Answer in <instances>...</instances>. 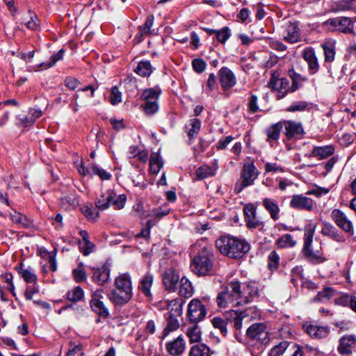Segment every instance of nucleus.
Here are the masks:
<instances>
[{
    "label": "nucleus",
    "instance_id": "36",
    "mask_svg": "<svg viewBox=\"0 0 356 356\" xmlns=\"http://www.w3.org/2000/svg\"><path fill=\"white\" fill-rule=\"evenodd\" d=\"M275 245L280 248H291L296 245V241L291 234H285L275 241Z\"/></svg>",
    "mask_w": 356,
    "mask_h": 356
},
{
    "label": "nucleus",
    "instance_id": "39",
    "mask_svg": "<svg viewBox=\"0 0 356 356\" xmlns=\"http://www.w3.org/2000/svg\"><path fill=\"white\" fill-rule=\"evenodd\" d=\"M217 168H211L207 165L200 166L196 170V176L199 179H204L216 175Z\"/></svg>",
    "mask_w": 356,
    "mask_h": 356
},
{
    "label": "nucleus",
    "instance_id": "26",
    "mask_svg": "<svg viewBox=\"0 0 356 356\" xmlns=\"http://www.w3.org/2000/svg\"><path fill=\"white\" fill-rule=\"evenodd\" d=\"M262 205L273 220L276 221L280 218V209L276 200L270 198H264L262 201Z\"/></svg>",
    "mask_w": 356,
    "mask_h": 356
},
{
    "label": "nucleus",
    "instance_id": "32",
    "mask_svg": "<svg viewBox=\"0 0 356 356\" xmlns=\"http://www.w3.org/2000/svg\"><path fill=\"white\" fill-rule=\"evenodd\" d=\"M153 282V276L151 275H145L140 280L138 286L139 290L146 296L151 297V287Z\"/></svg>",
    "mask_w": 356,
    "mask_h": 356
},
{
    "label": "nucleus",
    "instance_id": "61",
    "mask_svg": "<svg viewBox=\"0 0 356 356\" xmlns=\"http://www.w3.org/2000/svg\"><path fill=\"white\" fill-rule=\"evenodd\" d=\"M160 94L161 90L159 88H149L143 92L141 99H152L153 97H159Z\"/></svg>",
    "mask_w": 356,
    "mask_h": 356
},
{
    "label": "nucleus",
    "instance_id": "35",
    "mask_svg": "<svg viewBox=\"0 0 356 356\" xmlns=\"http://www.w3.org/2000/svg\"><path fill=\"white\" fill-rule=\"evenodd\" d=\"M179 293L181 296L190 298L193 294V288L191 282L186 277L180 279V286Z\"/></svg>",
    "mask_w": 356,
    "mask_h": 356
},
{
    "label": "nucleus",
    "instance_id": "31",
    "mask_svg": "<svg viewBox=\"0 0 356 356\" xmlns=\"http://www.w3.org/2000/svg\"><path fill=\"white\" fill-rule=\"evenodd\" d=\"M324 52L325 63L332 62L335 58V44L332 42H325L321 44Z\"/></svg>",
    "mask_w": 356,
    "mask_h": 356
},
{
    "label": "nucleus",
    "instance_id": "7",
    "mask_svg": "<svg viewBox=\"0 0 356 356\" xmlns=\"http://www.w3.org/2000/svg\"><path fill=\"white\" fill-rule=\"evenodd\" d=\"M246 337L250 341L264 346L268 345L270 341L267 327L262 323L251 325L246 330Z\"/></svg>",
    "mask_w": 356,
    "mask_h": 356
},
{
    "label": "nucleus",
    "instance_id": "19",
    "mask_svg": "<svg viewBox=\"0 0 356 356\" xmlns=\"http://www.w3.org/2000/svg\"><path fill=\"white\" fill-rule=\"evenodd\" d=\"M256 211V207L252 204H246L243 207L245 221L249 229H255L262 224L257 216Z\"/></svg>",
    "mask_w": 356,
    "mask_h": 356
},
{
    "label": "nucleus",
    "instance_id": "30",
    "mask_svg": "<svg viewBox=\"0 0 356 356\" xmlns=\"http://www.w3.org/2000/svg\"><path fill=\"white\" fill-rule=\"evenodd\" d=\"M282 129L283 122L281 121L269 127L266 131L267 141L271 142L277 140L280 138V132Z\"/></svg>",
    "mask_w": 356,
    "mask_h": 356
},
{
    "label": "nucleus",
    "instance_id": "51",
    "mask_svg": "<svg viewBox=\"0 0 356 356\" xmlns=\"http://www.w3.org/2000/svg\"><path fill=\"white\" fill-rule=\"evenodd\" d=\"M308 107V102L305 101H298L293 102L291 105L287 107L286 110L288 112L304 111L307 110Z\"/></svg>",
    "mask_w": 356,
    "mask_h": 356
},
{
    "label": "nucleus",
    "instance_id": "20",
    "mask_svg": "<svg viewBox=\"0 0 356 356\" xmlns=\"http://www.w3.org/2000/svg\"><path fill=\"white\" fill-rule=\"evenodd\" d=\"M282 122L287 139L291 140L296 137H300L304 134V129L300 122L293 120H284Z\"/></svg>",
    "mask_w": 356,
    "mask_h": 356
},
{
    "label": "nucleus",
    "instance_id": "46",
    "mask_svg": "<svg viewBox=\"0 0 356 356\" xmlns=\"http://www.w3.org/2000/svg\"><path fill=\"white\" fill-rule=\"evenodd\" d=\"M187 336L190 339L191 343L197 342L201 339V331L197 323L189 327L187 330Z\"/></svg>",
    "mask_w": 356,
    "mask_h": 356
},
{
    "label": "nucleus",
    "instance_id": "33",
    "mask_svg": "<svg viewBox=\"0 0 356 356\" xmlns=\"http://www.w3.org/2000/svg\"><path fill=\"white\" fill-rule=\"evenodd\" d=\"M115 197V193L113 191H108L106 195H103L100 199L96 201V207L102 211L108 209L111 204V201Z\"/></svg>",
    "mask_w": 356,
    "mask_h": 356
},
{
    "label": "nucleus",
    "instance_id": "44",
    "mask_svg": "<svg viewBox=\"0 0 356 356\" xmlns=\"http://www.w3.org/2000/svg\"><path fill=\"white\" fill-rule=\"evenodd\" d=\"M212 325L220 330L225 337L227 334V321L221 317H214L211 320Z\"/></svg>",
    "mask_w": 356,
    "mask_h": 356
},
{
    "label": "nucleus",
    "instance_id": "9",
    "mask_svg": "<svg viewBox=\"0 0 356 356\" xmlns=\"http://www.w3.org/2000/svg\"><path fill=\"white\" fill-rule=\"evenodd\" d=\"M206 314L207 309L200 300L194 298L190 301L187 310V317L190 322L197 323L205 317Z\"/></svg>",
    "mask_w": 356,
    "mask_h": 356
},
{
    "label": "nucleus",
    "instance_id": "27",
    "mask_svg": "<svg viewBox=\"0 0 356 356\" xmlns=\"http://www.w3.org/2000/svg\"><path fill=\"white\" fill-rule=\"evenodd\" d=\"M321 234L324 236H329L332 239L337 241V242H343L344 241V238L342 235H341L337 228L329 222H323V227L321 229Z\"/></svg>",
    "mask_w": 356,
    "mask_h": 356
},
{
    "label": "nucleus",
    "instance_id": "59",
    "mask_svg": "<svg viewBox=\"0 0 356 356\" xmlns=\"http://www.w3.org/2000/svg\"><path fill=\"white\" fill-rule=\"evenodd\" d=\"M268 267L277 268L279 266L280 257L275 251H272L268 255Z\"/></svg>",
    "mask_w": 356,
    "mask_h": 356
},
{
    "label": "nucleus",
    "instance_id": "10",
    "mask_svg": "<svg viewBox=\"0 0 356 356\" xmlns=\"http://www.w3.org/2000/svg\"><path fill=\"white\" fill-rule=\"evenodd\" d=\"M269 84L272 89L277 92L276 98L280 99L290 92V83L286 78H278L276 73L272 74Z\"/></svg>",
    "mask_w": 356,
    "mask_h": 356
},
{
    "label": "nucleus",
    "instance_id": "5",
    "mask_svg": "<svg viewBox=\"0 0 356 356\" xmlns=\"http://www.w3.org/2000/svg\"><path fill=\"white\" fill-rule=\"evenodd\" d=\"M259 172L252 162L244 163L241 172L240 179L236 181L234 185V192L240 193L245 188L254 184L257 179Z\"/></svg>",
    "mask_w": 356,
    "mask_h": 356
},
{
    "label": "nucleus",
    "instance_id": "13",
    "mask_svg": "<svg viewBox=\"0 0 356 356\" xmlns=\"http://www.w3.org/2000/svg\"><path fill=\"white\" fill-rule=\"evenodd\" d=\"M111 270V264L108 261L101 267L92 268V280L100 286H104L110 280Z\"/></svg>",
    "mask_w": 356,
    "mask_h": 356
},
{
    "label": "nucleus",
    "instance_id": "4",
    "mask_svg": "<svg viewBox=\"0 0 356 356\" xmlns=\"http://www.w3.org/2000/svg\"><path fill=\"white\" fill-rule=\"evenodd\" d=\"M315 229L316 225L314 224L310 223L305 226L304 229V246L302 253L305 258L311 263L321 264L325 260L323 253L318 250L314 252L312 250V243Z\"/></svg>",
    "mask_w": 356,
    "mask_h": 356
},
{
    "label": "nucleus",
    "instance_id": "37",
    "mask_svg": "<svg viewBox=\"0 0 356 356\" xmlns=\"http://www.w3.org/2000/svg\"><path fill=\"white\" fill-rule=\"evenodd\" d=\"M134 71L141 76H149L153 72V67L149 61H140Z\"/></svg>",
    "mask_w": 356,
    "mask_h": 356
},
{
    "label": "nucleus",
    "instance_id": "60",
    "mask_svg": "<svg viewBox=\"0 0 356 356\" xmlns=\"http://www.w3.org/2000/svg\"><path fill=\"white\" fill-rule=\"evenodd\" d=\"M257 102L258 98L257 95L252 94L248 101V110L250 112L254 113L259 111V108Z\"/></svg>",
    "mask_w": 356,
    "mask_h": 356
},
{
    "label": "nucleus",
    "instance_id": "54",
    "mask_svg": "<svg viewBox=\"0 0 356 356\" xmlns=\"http://www.w3.org/2000/svg\"><path fill=\"white\" fill-rule=\"evenodd\" d=\"M83 213L88 220H96L99 218V213L96 211V209L92 207L86 206L82 209Z\"/></svg>",
    "mask_w": 356,
    "mask_h": 356
},
{
    "label": "nucleus",
    "instance_id": "23",
    "mask_svg": "<svg viewBox=\"0 0 356 356\" xmlns=\"http://www.w3.org/2000/svg\"><path fill=\"white\" fill-rule=\"evenodd\" d=\"M355 347L356 337L353 335H346L340 339L337 350L341 355H349Z\"/></svg>",
    "mask_w": 356,
    "mask_h": 356
},
{
    "label": "nucleus",
    "instance_id": "11",
    "mask_svg": "<svg viewBox=\"0 0 356 356\" xmlns=\"http://www.w3.org/2000/svg\"><path fill=\"white\" fill-rule=\"evenodd\" d=\"M219 82L223 91L227 92L236 86L237 83L234 73L227 67H222L218 73Z\"/></svg>",
    "mask_w": 356,
    "mask_h": 356
},
{
    "label": "nucleus",
    "instance_id": "50",
    "mask_svg": "<svg viewBox=\"0 0 356 356\" xmlns=\"http://www.w3.org/2000/svg\"><path fill=\"white\" fill-rule=\"evenodd\" d=\"M289 346L286 341H281L278 345L273 346L270 352L269 356H280L282 355Z\"/></svg>",
    "mask_w": 356,
    "mask_h": 356
},
{
    "label": "nucleus",
    "instance_id": "57",
    "mask_svg": "<svg viewBox=\"0 0 356 356\" xmlns=\"http://www.w3.org/2000/svg\"><path fill=\"white\" fill-rule=\"evenodd\" d=\"M122 101V94L117 86L112 88L111 93V103L113 105L118 104Z\"/></svg>",
    "mask_w": 356,
    "mask_h": 356
},
{
    "label": "nucleus",
    "instance_id": "21",
    "mask_svg": "<svg viewBox=\"0 0 356 356\" xmlns=\"http://www.w3.org/2000/svg\"><path fill=\"white\" fill-rule=\"evenodd\" d=\"M179 279V275L175 269L172 268L167 269L163 275L165 289L168 291H175Z\"/></svg>",
    "mask_w": 356,
    "mask_h": 356
},
{
    "label": "nucleus",
    "instance_id": "63",
    "mask_svg": "<svg viewBox=\"0 0 356 356\" xmlns=\"http://www.w3.org/2000/svg\"><path fill=\"white\" fill-rule=\"evenodd\" d=\"M154 17L153 15H149L147 17L146 20L143 26L139 27V29L143 30V33H151V27L154 24Z\"/></svg>",
    "mask_w": 356,
    "mask_h": 356
},
{
    "label": "nucleus",
    "instance_id": "22",
    "mask_svg": "<svg viewBox=\"0 0 356 356\" xmlns=\"http://www.w3.org/2000/svg\"><path fill=\"white\" fill-rule=\"evenodd\" d=\"M288 75L291 80L290 93H293L302 88L304 84L309 81L308 77L296 72L293 69L289 70Z\"/></svg>",
    "mask_w": 356,
    "mask_h": 356
},
{
    "label": "nucleus",
    "instance_id": "6",
    "mask_svg": "<svg viewBox=\"0 0 356 356\" xmlns=\"http://www.w3.org/2000/svg\"><path fill=\"white\" fill-rule=\"evenodd\" d=\"M322 26L329 31H339L345 33H350L353 31L354 23L349 17H338L325 21L323 22Z\"/></svg>",
    "mask_w": 356,
    "mask_h": 356
},
{
    "label": "nucleus",
    "instance_id": "38",
    "mask_svg": "<svg viewBox=\"0 0 356 356\" xmlns=\"http://www.w3.org/2000/svg\"><path fill=\"white\" fill-rule=\"evenodd\" d=\"M210 348L203 343L193 346L189 352V356H210Z\"/></svg>",
    "mask_w": 356,
    "mask_h": 356
},
{
    "label": "nucleus",
    "instance_id": "42",
    "mask_svg": "<svg viewBox=\"0 0 356 356\" xmlns=\"http://www.w3.org/2000/svg\"><path fill=\"white\" fill-rule=\"evenodd\" d=\"M159 97H153L152 99H144L143 100L145 102V104L144 106V110L145 113L148 115H152L155 113L159 108V105L157 103Z\"/></svg>",
    "mask_w": 356,
    "mask_h": 356
},
{
    "label": "nucleus",
    "instance_id": "29",
    "mask_svg": "<svg viewBox=\"0 0 356 356\" xmlns=\"http://www.w3.org/2000/svg\"><path fill=\"white\" fill-rule=\"evenodd\" d=\"M334 152V148L332 145H326L321 147H314L312 154L318 159H324L332 155Z\"/></svg>",
    "mask_w": 356,
    "mask_h": 356
},
{
    "label": "nucleus",
    "instance_id": "28",
    "mask_svg": "<svg viewBox=\"0 0 356 356\" xmlns=\"http://www.w3.org/2000/svg\"><path fill=\"white\" fill-rule=\"evenodd\" d=\"M201 124V120L197 118H192L188 121L185 129L190 139H194L196 137L200 130Z\"/></svg>",
    "mask_w": 356,
    "mask_h": 356
},
{
    "label": "nucleus",
    "instance_id": "41",
    "mask_svg": "<svg viewBox=\"0 0 356 356\" xmlns=\"http://www.w3.org/2000/svg\"><path fill=\"white\" fill-rule=\"evenodd\" d=\"M90 305L92 311L99 316L106 318L109 315L108 309L103 301L90 302Z\"/></svg>",
    "mask_w": 356,
    "mask_h": 356
},
{
    "label": "nucleus",
    "instance_id": "16",
    "mask_svg": "<svg viewBox=\"0 0 356 356\" xmlns=\"http://www.w3.org/2000/svg\"><path fill=\"white\" fill-rule=\"evenodd\" d=\"M302 328L309 337L316 339L326 338L330 332V327L327 325H313L309 322L303 323Z\"/></svg>",
    "mask_w": 356,
    "mask_h": 356
},
{
    "label": "nucleus",
    "instance_id": "53",
    "mask_svg": "<svg viewBox=\"0 0 356 356\" xmlns=\"http://www.w3.org/2000/svg\"><path fill=\"white\" fill-rule=\"evenodd\" d=\"M19 273L28 283H35L37 281V277L35 274L29 269L20 268Z\"/></svg>",
    "mask_w": 356,
    "mask_h": 356
},
{
    "label": "nucleus",
    "instance_id": "3",
    "mask_svg": "<svg viewBox=\"0 0 356 356\" xmlns=\"http://www.w3.org/2000/svg\"><path fill=\"white\" fill-rule=\"evenodd\" d=\"M213 253L210 247H204L195 256L191 264L192 271L197 275H207L213 273Z\"/></svg>",
    "mask_w": 356,
    "mask_h": 356
},
{
    "label": "nucleus",
    "instance_id": "24",
    "mask_svg": "<svg viewBox=\"0 0 356 356\" xmlns=\"http://www.w3.org/2000/svg\"><path fill=\"white\" fill-rule=\"evenodd\" d=\"M114 287L127 291V293H133V286L131 277L129 273H121L114 280Z\"/></svg>",
    "mask_w": 356,
    "mask_h": 356
},
{
    "label": "nucleus",
    "instance_id": "8",
    "mask_svg": "<svg viewBox=\"0 0 356 356\" xmlns=\"http://www.w3.org/2000/svg\"><path fill=\"white\" fill-rule=\"evenodd\" d=\"M260 289L258 283L250 281L240 282V294L242 306L245 305L259 297Z\"/></svg>",
    "mask_w": 356,
    "mask_h": 356
},
{
    "label": "nucleus",
    "instance_id": "56",
    "mask_svg": "<svg viewBox=\"0 0 356 356\" xmlns=\"http://www.w3.org/2000/svg\"><path fill=\"white\" fill-rule=\"evenodd\" d=\"M268 44L270 48L277 51H285L287 47L281 41L273 38H268Z\"/></svg>",
    "mask_w": 356,
    "mask_h": 356
},
{
    "label": "nucleus",
    "instance_id": "49",
    "mask_svg": "<svg viewBox=\"0 0 356 356\" xmlns=\"http://www.w3.org/2000/svg\"><path fill=\"white\" fill-rule=\"evenodd\" d=\"M64 55L63 49H60L56 54L52 55L49 58V61L42 63L40 66L44 67L46 69H48L52 66H54L56 62L61 60Z\"/></svg>",
    "mask_w": 356,
    "mask_h": 356
},
{
    "label": "nucleus",
    "instance_id": "15",
    "mask_svg": "<svg viewBox=\"0 0 356 356\" xmlns=\"http://www.w3.org/2000/svg\"><path fill=\"white\" fill-rule=\"evenodd\" d=\"M302 56L307 64L309 74H316L320 70V64L314 49L311 47H306L302 51Z\"/></svg>",
    "mask_w": 356,
    "mask_h": 356
},
{
    "label": "nucleus",
    "instance_id": "1",
    "mask_svg": "<svg viewBox=\"0 0 356 356\" xmlns=\"http://www.w3.org/2000/svg\"><path fill=\"white\" fill-rule=\"evenodd\" d=\"M216 245L222 254L234 259L242 257L250 250L245 240L230 236H222L216 240Z\"/></svg>",
    "mask_w": 356,
    "mask_h": 356
},
{
    "label": "nucleus",
    "instance_id": "58",
    "mask_svg": "<svg viewBox=\"0 0 356 356\" xmlns=\"http://www.w3.org/2000/svg\"><path fill=\"white\" fill-rule=\"evenodd\" d=\"M127 200V197L125 195H120L113 198L111 201V203L115 207V209H121L124 207L125 202Z\"/></svg>",
    "mask_w": 356,
    "mask_h": 356
},
{
    "label": "nucleus",
    "instance_id": "52",
    "mask_svg": "<svg viewBox=\"0 0 356 356\" xmlns=\"http://www.w3.org/2000/svg\"><path fill=\"white\" fill-rule=\"evenodd\" d=\"M231 36L230 29L225 26L220 30H218L216 32V38L217 40L224 44Z\"/></svg>",
    "mask_w": 356,
    "mask_h": 356
},
{
    "label": "nucleus",
    "instance_id": "62",
    "mask_svg": "<svg viewBox=\"0 0 356 356\" xmlns=\"http://www.w3.org/2000/svg\"><path fill=\"white\" fill-rule=\"evenodd\" d=\"M353 296L348 294H343L338 298H336L334 302L337 305L343 307H350L351 298Z\"/></svg>",
    "mask_w": 356,
    "mask_h": 356
},
{
    "label": "nucleus",
    "instance_id": "14",
    "mask_svg": "<svg viewBox=\"0 0 356 356\" xmlns=\"http://www.w3.org/2000/svg\"><path fill=\"white\" fill-rule=\"evenodd\" d=\"M134 293H127L124 290L114 287L107 294V298L115 307H122L132 299Z\"/></svg>",
    "mask_w": 356,
    "mask_h": 356
},
{
    "label": "nucleus",
    "instance_id": "18",
    "mask_svg": "<svg viewBox=\"0 0 356 356\" xmlns=\"http://www.w3.org/2000/svg\"><path fill=\"white\" fill-rule=\"evenodd\" d=\"M314 205V200L303 195H293L289 203L290 207L298 210L312 211Z\"/></svg>",
    "mask_w": 356,
    "mask_h": 356
},
{
    "label": "nucleus",
    "instance_id": "43",
    "mask_svg": "<svg viewBox=\"0 0 356 356\" xmlns=\"http://www.w3.org/2000/svg\"><path fill=\"white\" fill-rule=\"evenodd\" d=\"M334 290L331 287H324L321 291H318L316 296L314 298V301L323 302L329 300L334 296Z\"/></svg>",
    "mask_w": 356,
    "mask_h": 356
},
{
    "label": "nucleus",
    "instance_id": "34",
    "mask_svg": "<svg viewBox=\"0 0 356 356\" xmlns=\"http://www.w3.org/2000/svg\"><path fill=\"white\" fill-rule=\"evenodd\" d=\"M185 301L182 298H176L169 302L168 309L169 314L181 316L183 312V305Z\"/></svg>",
    "mask_w": 356,
    "mask_h": 356
},
{
    "label": "nucleus",
    "instance_id": "48",
    "mask_svg": "<svg viewBox=\"0 0 356 356\" xmlns=\"http://www.w3.org/2000/svg\"><path fill=\"white\" fill-rule=\"evenodd\" d=\"M90 169H91V175H97L102 180H108L111 177V175L109 172H107L104 169L98 167L95 163L90 164Z\"/></svg>",
    "mask_w": 356,
    "mask_h": 356
},
{
    "label": "nucleus",
    "instance_id": "25",
    "mask_svg": "<svg viewBox=\"0 0 356 356\" xmlns=\"http://www.w3.org/2000/svg\"><path fill=\"white\" fill-rule=\"evenodd\" d=\"M166 349L169 354L177 356L182 354L185 350V342L184 339L179 336L176 339L168 342L166 344Z\"/></svg>",
    "mask_w": 356,
    "mask_h": 356
},
{
    "label": "nucleus",
    "instance_id": "2",
    "mask_svg": "<svg viewBox=\"0 0 356 356\" xmlns=\"http://www.w3.org/2000/svg\"><path fill=\"white\" fill-rule=\"evenodd\" d=\"M240 294V282L232 281L218 293L216 302L220 309L242 306Z\"/></svg>",
    "mask_w": 356,
    "mask_h": 356
},
{
    "label": "nucleus",
    "instance_id": "45",
    "mask_svg": "<svg viewBox=\"0 0 356 356\" xmlns=\"http://www.w3.org/2000/svg\"><path fill=\"white\" fill-rule=\"evenodd\" d=\"M163 166L161 158L159 154H153L149 159V171L157 174Z\"/></svg>",
    "mask_w": 356,
    "mask_h": 356
},
{
    "label": "nucleus",
    "instance_id": "17",
    "mask_svg": "<svg viewBox=\"0 0 356 356\" xmlns=\"http://www.w3.org/2000/svg\"><path fill=\"white\" fill-rule=\"evenodd\" d=\"M331 218L335 224L345 232L352 234L353 226L345 213L338 209H334L331 213Z\"/></svg>",
    "mask_w": 356,
    "mask_h": 356
},
{
    "label": "nucleus",
    "instance_id": "55",
    "mask_svg": "<svg viewBox=\"0 0 356 356\" xmlns=\"http://www.w3.org/2000/svg\"><path fill=\"white\" fill-rule=\"evenodd\" d=\"M192 66L194 71L200 74L205 70L207 64L202 58H195L192 61Z\"/></svg>",
    "mask_w": 356,
    "mask_h": 356
},
{
    "label": "nucleus",
    "instance_id": "47",
    "mask_svg": "<svg viewBox=\"0 0 356 356\" xmlns=\"http://www.w3.org/2000/svg\"><path fill=\"white\" fill-rule=\"evenodd\" d=\"M179 316L169 314L167 318V327L164 330V334L167 335L170 332L175 331L179 327V322L177 319Z\"/></svg>",
    "mask_w": 356,
    "mask_h": 356
},
{
    "label": "nucleus",
    "instance_id": "40",
    "mask_svg": "<svg viewBox=\"0 0 356 356\" xmlns=\"http://www.w3.org/2000/svg\"><path fill=\"white\" fill-rule=\"evenodd\" d=\"M67 300L70 302H76L81 300L84 297V292L79 286L73 288L66 293Z\"/></svg>",
    "mask_w": 356,
    "mask_h": 356
},
{
    "label": "nucleus",
    "instance_id": "64",
    "mask_svg": "<svg viewBox=\"0 0 356 356\" xmlns=\"http://www.w3.org/2000/svg\"><path fill=\"white\" fill-rule=\"evenodd\" d=\"M265 172H283L284 171V168L278 165L276 163H269L267 162L265 164Z\"/></svg>",
    "mask_w": 356,
    "mask_h": 356
},
{
    "label": "nucleus",
    "instance_id": "12",
    "mask_svg": "<svg viewBox=\"0 0 356 356\" xmlns=\"http://www.w3.org/2000/svg\"><path fill=\"white\" fill-rule=\"evenodd\" d=\"M283 40L290 44L302 41L301 31L298 22H289L283 31Z\"/></svg>",
    "mask_w": 356,
    "mask_h": 356
}]
</instances>
